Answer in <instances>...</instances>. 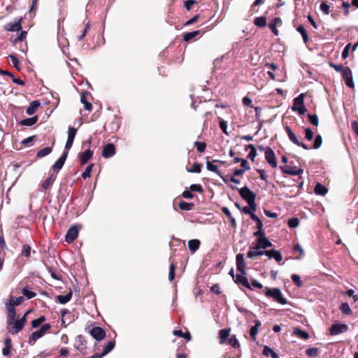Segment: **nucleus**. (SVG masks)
I'll return each instance as SVG.
<instances>
[{"instance_id": "1", "label": "nucleus", "mask_w": 358, "mask_h": 358, "mask_svg": "<svg viewBox=\"0 0 358 358\" xmlns=\"http://www.w3.org/2000/svg\"><path fill=\"white\" fill-rule=\"evenodd\" d=\"M31 312V310H27L22 318L13 320L7 321L8 332L11 334H18L24 327L27 322V315Z\"/></svg>"}, {"instance_id": "2", "label": "nucleus", "mask_w": 358, "mask_h": 358, "mask_svg": "<svg viewBox=\"0 0 358 358\" xmlns=\"http://www.w3.org/2000/svg\"><path fill=\"white\" fill-rule=\"evenodd\" d=\"M240 196L248 203V206L253 211L257 210V204L255 203L256 194L250 189L248 187H243L239 189Z\"/></svg>"}, {"instance_id": "3", "label": "nucleus", "mask_w": 358, "mask_h": 358, "mask_svg": "<svg viewBox=\"0 0 358 358\" xmlns=\"http://www.w3.org/2000/svg\"><path fill=\"white\" fill-rule=\"evenodd\" d=\"M264 294L267 297L272 298L274 301L282 305L287 303V300L283 297L281 290L279 288L265 287Z\"/></svg>"}, {"instance_id": "4", "label": "nucleus", "mask_w": 358, "mask_h": 358, "mask_svg": "<svg viewBox=\"0 0 358 358\" xmlns=\"http://www.w3.org/2000/svg\"><path fill=\"white\" fill-rule=\"evenodd\" d=\"M337 72L341 73L343 80L349 88L355 87L352 71L349 67L337 65Z\"/></svg>"}, {"instance_id": "5", "label": "nucleus", "mask_w": 358, "mask_h": 358, "mask_svg": "<svg viewBox=\"0 0 358 358\" xmlns=\"http://www.w3.org/2000/svg\"><path fill=\"white\" fill-rule=\"evenodd\" d=\"M51 325L50 324H43L41 329L31 334L29 337L28 343L30 345H34L37 339L43 337L44 334L50 329Z\"/></svg>"}, {"instance_id": "6", "label": "nucleus", "mask_w": 358, "mask_h": 358, "mask_svg": "<svg viewBox=\"0 0 358 358\" xmlns=\"http://www.w3.org/2000/svg\"><path fill=\"white\" fill-rule=\"evenodd\" d=\"M294 111H298L299 115H304L306 108L304 106V94H301L294 99V104L292 107Z\"/></svg>"}, {"instance_id": "7", "label": "nucleus", "mask_w": 358, "mask_h": 358, "mask_svg": "<svg viewBox=\"0 0 358 358\" xmlns=\"http://www.w3.org/2000/svg\"><path fill=\"white\" fill-rule=\"evenodd\" d=\"M285 129L286 131V133H287V134L288 136L289 139L294 144H295V145H298L299 147H301V148H303L305 150L310 149V148L307 145H306L305 143L299 141V140L298 139L296 136L294 134V133L292 131V130L291 129V128L288 125H286L285 127Z\"/></svg>"}, {"instance_id": "8", "label": "nucleus", "mask_w": 358, "mask_h": 358, "mask_svg": "<svg viewBox=\"0 0 358 358\" xmlns=\"http://www.w3.org/2000/svg\"><path fill=\"white\" fill-rule=\"evenodd\" d=\"M90 334L93 338L97 341H101L106 336V331L100 327H94L90 330Z\"/></svg>"}, {"instance_id": "9", "label": "nucleus", "mask_w": 358, "mask_h": 358, "mask_svg": "<svg viewBox=\"0 0 358 358\" xmlns=\"http://www.w3.org/2000/svg\"><path fill=\"white\" fill-rule=\"evenodd\" d=\"M280 170L283 173L291 175V176H299L303 173V169L298 168L296 166H280Z\"/></svg>"}, {"instance_id": "10", "label": "nucleus", "mask_w": 358, "mask_h": 358, "mask_svg": "<svg viewBox=\"0 0 358 358\" xmlns=\"http://www.w3.org/2000/svg\"><path fill=\"white\" fill-rule=\"evenodd\" d=\"M68 156V151H64L62 156L56 161L54 165L52 167V171L50 173H56V176H57V173L63 167L65 161Z\"/></svg>"}, {"instance_id": "11", "label": "nucleus", "mask_w": 358, "mask_h": 358, "mask_svg": "<svg viewBox=\"0 0 358 358\" xmlns=\"http://www.w3.org/2000/svg\"><path fill=\"white\" fill-rule=\"evenodd\" d=\"M57 176L56 173H50L48 178H47L41 184V189L43 192H47L49 190L52 186L53 183L56 180Z\"/></svg>"}, {"instance_id": "12", "label": "nucleus", "mask_w": 358, "mask_h": 358, "mask_svg": "<svg viewBox=\"0 0 358 358\" xmlns=\"http://www.w3.org/2000/svg\"><path fill=\"white\" fill-rule=\"evenodd\" d=\"M264 154L266 162L271 167L275 168L277 166V160L273 150L270 147H266Z\"/></svg>"}, {"instance_id": "13", "label": "nucleus", "mask_w": 358, "mask_h": 358, "mask_svg": "<svg viewBox=\"0 0 358 358\" xmlns=\"http://www.w3.org/2000/svg\"><path fill=\"white\" fill-rule=\"evenodd\" d=\"M236 262L237 271L243 274H247L246 264L243 254L238 253L236 257Z\"/></svg>"}, {"instance_id": "14", "label": "nucleus", "mask_w": 358, "mask_h": 358, "mask_svg": "<svg viewBox=\"0 0 358 358\" xmlns=\"http://www.w3.org/2000/svg\"><path fill=\"white\" fill-rule=\"evenodd\" d=\"M78 235V229L76 226H71L67 231L65 236V241L71 243L73 242Z\"/></svg>"}, {"instance_id": "15", "label": "nucleus", "mask_w": 358, "mask_h": 358, "mask_svg": "<svg viewBox=\"0 0 358 358\" xmlns=\"http://www.w3.org/2000/svg\"><path fill=\"white\" fill-rule=\"evenodd\" d=\"M116 152L115 146L113 143H108L103 146L102 150V157L104 158H110L115 155Z\"/></svg>"}, {"instance_id": "16", "label": "nucleus", "mask_w": 358, "mask_h": 358, "mask_svg": "<svg viewBox=\"0 0 358 358\" xmlns=\"http://www.w3.org/2000/svg\"><path fill=\"white\" fill-rule=\"evenodd\" d=\"M87 341L85 337L82 335H78L76 338L75 347L82 353H85L87 349Z\"/></svg>"}, {"instance_id": "17", "label": "nucleus", "mask_w": 358, "mask_h": 358, "mask_svg": "<svg viewBox=\"0 0 358 358\" xmlns=\"http://www.w3.org/2000/svg\"><path fill=\"white\" fill-rule=\"evenodd\" d=\"M246 274H243L240 273L239 274L236 275V278H234V282L239 285H242L245 287L252 289L250 282H248V278L245 277Z\"/></svg>"}, {"instance_id": "18", "label": "nucleus", "mask_w": 358, "mask_h": 358, "mask_svg": "<svg viewBox=\"0 0 358 358\" xmlns=\"http://www.w3.org/2000/svg\"><path fill=\"white\" fill-rule=\"evenodd\" d=\"M282 21L280 17H274L269 23L268 27L275 36H278V30L277 26H281Z\"/></svg>"}, {"instance_id": "19", "label": "nucleus", "mask_w": 358, "mask_h": 358, "mask_svg": "<svg viewBox=\"0 0 358 358\" xmlns=\"http://www.w3.org/2000/svg\"><path fill=\"white\" fill-rule=\"evenodd\" d=\"M22 18L19 19L17 21H15L13 22H9L5 25V29L9 31H18L21 30Z\"/></svg>"}, {"instance_id": "20", "label": "nucleus", "mask_w": 358, "mask_h": 358, "mask_svg": "<svg viewBox=\"0 0 358 358\" xmlns=\"http://www.w3.org/2000/svg\"><path fill=\"white\" fill-rule=\"evenodd\" d=\"M265 255H266L269 259H275L278 262H280L282 259L281 253L274 249L265 250Z\"/></svg>"}, {"instance_id": "21", "label": "nucleus", "mask_w": 358, "mask_h": 358, "mask_svg": "<svg viewBox=\"0 0 358 358\" xmlns=\"http://www.w3.org/2000/svg\"><path fill=\"white\" fill-rule=\"evenodd\" d=\"M209 159H210L209 157H206V160H207V162H206V169L208 171L214 172L216 174H217L218 176H220L223 179V180L226 182L227 180L221 176L220 171L218 169L217 166L216 165L213 164L212 162H210L209 161Z\"/></svg>"}, {"instance_id": "22", "label": "nucleus", "mask_w": 358, "mask_h": 358, "mask_svg": "<svg viewBox=\"0 0 358 358\" xmlns=\"http://www.w3.org/2000/svg\"><path fill=\"white\" fill-rule=\"evenodd\" d=\"M12 348V340L10 337H6L4 340V347L2 349L3 356H8Z\"/></svg>"}, {"instance_id": "23", "label": "nucleus", "mask_w": 358, "mask_h": 358, "mask_svg": "<svg viewBox=\"0 0 358 358\" xmlns=\"http://www.w3.org/2000/svg\"><path fill=\"white\" fill-rule=\"evenodd\" d=\"M230 335V329H223L219 331L220 343L221 344L225 343L228 341Z\"/></svg>"}, {"instance_id": "24", "label": "nucleus", "mask_w": 358, "mask_h": 358, "mask_svg": "<svg viewBox=\"0 0 358 358\" xmlns=\"http://www.w3.org/2000/svg\"><path fill=\"white\" fill-rule=\"evenodd\" d=\"M93 152L88 149L83 152L80 156V160L82 164H85L92 157Z\"/></svg>"}, {"instance_id": "25", "label": "nucleus", "mask_w": 358, "mask_h": 358, "mask_svg": "<svg viewBox=\"0 0 358 358\" xmlns=\"http://www.w3.org/2000/svg\"><path fill=\"white\" fill-rule=\"evenodd\" d=\"M27 31H21V32L17 35L16 36H12L10 39V42L15 45L17 43L23 41L25 40L27 37Z\"/></svg>"}, {"instance_id": "26", "label": "nucleus", "mask_w": 358, "mask_h": 358, "mask_svg": "<svg viewBox=\"0 0 358 358\" xmlns=\"http://www.w3.org/2000/svg\"><path fill=\"white\" fill-rule=\"evenodd\" d=\"M88 93L87 92H83L81 94L80 101L84 104V108L86 110L91 111L92 110V105L87 100V96Z\"/></svg>"}, {"instance_id": "27", "label": "nucleus", "mask_w": 358, "mask_h": 358, "mask_svg": "<svg viewBox=\"0 0 358 358\" xmlns=\"http://www.w3.org/2000/svg\"><path fill=\"white\" fill-rule=\"evenodd\" d=\"M71 297H72V292L70 289L69 293L66 294V295H58V296H57L56 299H57V301L59 303L65 304L71 299Z\"/></svg>"}, {"instance_id": "28", "label": "nucleus", "mask_w": 358, "mask_h": 358, "mask_svg": "<svg viewBox=\"0 0 358 358\" xmlns=\"http://www.w3.org/2000/svg\"><path fill=\"white\" fill-rule=\"evenodd\" d=\"M201 242L198 239H192L188 241V248L189 250L194 253L199 248Z\"/></svg>"}, {"instance_id": "29", "label": "nucleus", "mask_w": 358, "mask_h": 358, "mask_svg": "<svg viewBox=\"0 0 358 358\" xmlns=\"http://www.w3.org/2000/svg\"><path fill=\"white\" fill-rule=\"evenodd\" d=\"M39 106H40L39 101H34L29 104V107L27 108L26 112L28 115H31L36 113V111L37 110V109Z\"/></svg>"}, {"instance_id": "30", "label": "nucleus", "mask_w": 358, "mask_h": 358, "mask_svg": "<svg viewBox=\"0 0 358 358\" xmlns=\"http://www.w3.org/2000/svg\"><path fill=\"white\" fill-rule=\"evenodd\" d=\"M296 30H297L298 32H299L301 34V36L303 38V42L305 43V44L308 47V42H309V38H308V35L307 34V31H306L305 27L303 25H299L296 28Z\"/></svg>"}, {"instance_id": "31", "label": "nucleus", "mask_w": 358, "mask_h": 358, "mask_svg": "<svg viewBox=\"0 0 358 358\" xmlns=\"http://www.w3.org/2000/svg\"><path fill=\"white\" fill-rule=\"evenodd\" d=\"M293 334L298 338H300L303 340H307L309 338L308 333L299 328H295L293 331Z\"/></svg>"}, {"instance_id": "32", "label": "nucleus", "mask_w": 358, "mask_h": 358, "mask_svg": "<svg viewBox=\"0 0 358 358\" xmlns=\"http://www.w3.org/2000/svg\"><path fill=\"white\" fill-rule=\"evenodd\" d=\"M255 325L250 328V334L252 340H256V336L258 333V328L261 326V322L259 320L255 321Z\"/></svg>"}, {"instance_id": "33", "label": "nucleus", "mask_w": 358, "mask_h": 358, "mask_svg": "<svg viewBox=\"0 0 358 358\" xmlns=\"http://www.w3.org/2000/svg\"><path fill=\"white\" fill-rule=\"evenodd\" d=\"M201 33V30H196L194 31L187 32L183 35V40L185 41H189L197 36L200 35Z\"/></svg>"}, {"instance_id": "34", "label": "nucleus", "mask_w": 358, "mask_h": 358, "mask_svg": "<svg viewBox=\"0 0 358 358\" xmlns=\"http://www.w3.org/2000/svg\"><path fill=\"white\" fill-rule=\"evenodd\" d=\"M6 309L8 313L7 321L13 320L14 319H15L16 310L15 307L13 306L8 304L6 306Z\"/></svg>"}, {"instance_id": "35", "label": "nucleus", "mask_w": 358, "mask_h": 358, "mask_svg": "<svg viewBox=\"0 0 358 358\" xmlns=\"http://www.w3.org/2000/svg\"><path fill=\"white\" fill-rule=\"evenodd\" d=\"M247 149L250 150L249 154L247 156L248 159H249L252 161H254L255 158L257 156V150H256L255 146L252 144H249V145H246V147H245V150H247Z\"/></svg>"}, {"instance_id": "36", "label": "nucleus", "mask_w": 358, "mask_h": 358, "mask_svg": "<svg viewBox=\"0 0 358 358\" xmlns=\"http://www.w3.org/2000/svg\"><path fill=\"white\" fill-rule=\"evenodd\" d=\"M38 121V117L34 116L29 118H26L20 121V124L24 126H32L35 124Z\"/></svg>"}, {"instance_id": "37", "label": "nucleus", "mask_w": 358, "mask_h": 358, "mask_svg": "<svg viewBox=\"0 0 358 358\" xmlns=\"http://www.w3.org/2000/svg\"><path fill=\"white\" fill-rule=\"evenodd\" d=\"M314 191L316 194L324 196L327 192V188L320 183H317Z\"/></svg>"}, {"instance_id": "38", "label": "nucleus", "mask_w": 358, "mask_h": 358, "mask_svg": "<svg viewBox=\"0 0 358 358\" xmlns=\"http://www.w3.org/2000/svg\"><path fill=\"white\" fill-rule=\"evenodd\" d=\"M194 206V204L193 203H188L184 201H181L178 203V208L182 210H191Z\"/></svg>"}, {"instance_id": "39", "label": "nucleus", "mask_w": 358, "mask_h": 358, "mask_svg": "<svg viewBox=\"0 0 358 358\" xmlns=\"http://www.w3.org/2000/svg\"><path fill=\"white\" fill-rule=\"evenodd\" d=\"M31 248L28 244H24L22 247L20 255L26 258H29L31 256Z\"/></svg>"}, {"instance_id": "40", "label": "nucleus", "mask_w": 358, "mask_h": 358, "mask_svg": "<svg viewBox=\"0 0 358 358\" xmlns=\"http://www.w3.org/2000/svg\"><path fill=\"white\" fill-rule=\"evenodd\" d=\"M254 24L258 27H264L266 25V17L264 16L257 17L254 20Z\"/></svg>"}, {"instance_id": "41", "label": "nucleus", "mask_w": 358, "mask_h": 358, "mask_svg": "<svg viewBox=\"0 0 358 358\" xmlns=\"http://www.w3.org/2000/svg\"><path fill=\"white\" fill-rule=\"evenodd\" d=\"M263 355L266 357L271 355L272 358H279L278 354L266 345L264 347Z\"/></svg>"}, {"instance_id": "42", "label": "nucleus", "mask_w": 358, "mask_h": 358, "mask_svg": "<svg viewBox=\"0 0 358 358\" xmlns=\"http://www.w3.org/2000/svg\"><path fill=\"white\" fill-rule=\"evenodd\" d=\"M115 341L114 340L108 341V343L103 347L102 352L103 355L105 356L109 353L115 348Z\"/></svg>"}, {"instance_id": "43", "label": "nucleus", "mask_w": 358, "mask_h": 358, "mask_svg": "<svg viewBox=\"0 0 358 358\" xmlns=\"http://www.w3.org/2000/svg\"><path fill=\"white\" fill-rule=\"evenodd\" d=\"M173 334L178 337L184 338L187 341L191 340V335L189 331L183 333L182 330H174Z\"/></svg>"}, {"instance_id": "44", "label": "nucleus", "mask_w": 358, "mask_h": 358, "mask_svg": "<svg viewBox=\"0 0 358 358\" xmlns=\"http://www.w3.org/2000/svg\"><path fill=\"white\" fill-rule=\"evenodd\" d=\"M52 152V148L46 147L45 148H43L40 150H38L36 153V157L38 158L43 157L49 154H50Z\"/></svg>"}, {"instance_id": "45", "label": "nucleus", "mask_w": 358, "mask_h": 358, "mask_svg": "<svg viewBox=\"0 0 358 358\" xmlns=\"http://www.w3.org/2000/svg\"><path fill=\"white\" fill-rule=\"evenodd\" d=\"M259 241V246L262 248V249H266L267 248H271L273 245L272 243L267 239L266 237L258 238Z\"/></svg>"}, {"instance_id": "46", "label": "nucleus", "mask_w": 358, "mask_h": 358, "mask_svg": "<svg viewBox=\"0 0 358 358\" xmlns=\"http://www.w3.org/2000/svg\"><path fill=\"white\" fill-rule=\"evenodd\" d=\"M176 268V263L172 261L169 266V279L170 281H173L175 278V270Z\"/></svg>"}, {"instance_id": "47", "label": "nucleus", "mask_w": 358, "mask_h": 358, "mask_svg": "<svg viewBox=\"0 0 358 358\" xmlns=\"http://www.w3.org/2000/svg\"><path fill=\"white\" fill-rule=\"evenodd\" d=\"M187 171L189 173H199L201 171V164L198 162H195L190 168L187 169Z\"/></svg>"}, {"instance_id": "48", "label": "nucleus", "mask_w": 358, "mask_h": 358, "mask_svg": "<svg viewBox=\"0 0 358 358\" xmlns=\"http://www.w3.org/2000/svg\"><path fill=\"white\" fill-rule=\"evenodd\" d=\"M340 310L343 314L347 315H350L352 313L351 308L347 303H342L340 306Z\"/></svg>"}, {"instance_id": "49", "label": "nucleus", "mask_w": 358, "mask_h": 358, "mask_svg": "<svg viewBox=\"0 0 358 358\" xmlns=\"http://www.w3.org/2000/svg\"><path fill=\"white\" fill-rule=\"evenodd\" d=\"M22 293L25 297H27V299H32L36 296L35 292L29 290L28 287H27L22 289Z\"/></svg>"}, {"instance_id": "50", "label": "nucleus", "mask_w": 358, "mask_h": 358, "mask_svg": "<svg viewBox=\"0 0 358 358\" xmlns=\"http://www.w3.org/2000/svg\"><path fill=\"white\" fill-rule=\"evenodd\" d=\"M308 118L311 124H313V126H315V127L318 126L319 120H318V117L316 114L308 113Z\"/></svg>"}, {"instance_id": "51", "label": "nucleus", "mask_w": 358, "mask_h": 358, "mask_svg": "<svg viewBox=\"0 0 358 358\" xmlns=\"http://www.w3.org/2000/svg\"><path fill=\"white\" fill-rule=\"evenodd\" d=\"M45 320H46L45 317L44 315H42V316L39 317L38 319L32 320L31 326L33 328H37Z\"/></svg>"}, {"instance_id": "52", "label": "nucleus", "mask_w": 358, "mask_h": 358, "mask_svg": "<svg viewBox=\"0 0 358 358\" xmlns=\"http://www.w3.org/2000/svg\"><path fill=\"white\" fill-rule=\"evenodd\" d=\"M227 343L234 348H240V343L235 335L232 336L229 339H228Z\"/></svg>"}, {"instance_id": "53", "label": "nucleus", "mask_w": 358, "mask_h": 358, "mask_svg": "<svg viewBox=\"0 0 358 358\" xmlns=\"http://www.w3.org/2000/svg\"><path fill=\"white\" fill-rule=\"evenodd\" d=\"M292 280L293 282L298 287H301L303 286V282L301 280V277L297 274H292L291 275Z\"/></svg>"}, {"instance_id": "54", "label": "nucleus", "mask_w": 358, "mask_h": 358, "mask_svg": "<svg viewBox=\"0 0 358 358\" xmlns=\"http://www.w3.org/2000/svg\"><path fill=\"white\" fill-rule=\"evenodd\" d=\"M319 349L316 348H308L306 350V354L310 357H315L318 355Z\"/></svg>"}, {"instance_id": "55", "label": "nucleus", "mask_w": 358, "mask_h": 358, "mask_svg": "<svg viewBox=\"0 0 358 358\" xmlns=\"http://www.w3.org/2000/svg\"><path fill=\"white\" fill-rule=\"evenodd\" d=\"M194 146L199 152H203L206 148V143L204 142L195 141Z\"/></svg>"}, {"instance_id": "56", "label": "nucleus", "mask_w": 358, "mask_h": 358, "mask_svg": "<svg viewBox=\"0 0 358 358\" xmlns=\"http://www.w3.org/2000/svg\"><path fill=\"white\" fill-rule=\"evenodd\" d=\"M8 58L13 64V66L16 69L20 70V62L17 57L15 55H10L8 56Z\"/></svg>"}, {"instance_id": "57", "label": "nucleus", "mask_w": 358, "mask_h": 358, "mask_svg": "<svg viewBox=\"0 0 358 358\" xmlns=\"http://www.w3.org/2000/svg\"><path fill=\"white\" fill-rule=\"evenodd\" d=\"M322 143V136L320 134L317 135L316 137L315 138V141H314V143L313 145V148L318 149L321 146Z\"/></svg>"}, {"instance_id": "58", "label": "nucleus", "mask_w": 358, "mask_h": 358, "mask_svg": "<svg viewBox=\"0 0 358 358\" xmlns=\"http://www.w3.org/2000/svg\"><path fill=\"white\" fill-rule=\"evenodd\" d=\"M24 301V296H19L15 299H13L10 302V305L15 306H17L20 305L23 301Z\"/></svg>"}, {"instance_id": "59", "label": "nucleus", "mask_w": 358, "mask_h": 358, "mask_svg": "<svg viewBox=\"0 0 358 358\" xmlns=\"http://www.w3.org/2000/svg\"><path fill=\"white\" fill-rule=\"evenodd\" d=\"M76 133H77L76 128H75L73 127H69V131H68V138L67 139L74 141Z\"/></svg>"}, {"instance_id": "60", "label": "nucleus", "mask_w": 358, "mask_h": 358, "mask_svg": "<svg viewBox=\"0 0 358 358\" xmlns=\"http://www.w3.org/2000/svg\"><path fill=\"white\" fill-rule=\"evenodd\" d=\"M299 224V220L297 217H292L288 220V226L290 228H296Z\"/></svg>"}, {"instance_id": "61", "label": "nucleus", "mask_w": 358, "mask_h": 358, "mask_svg": "<svg viewBox=\"0 0 358 358\" xmlns=\"http://www.w3.org/2000/svg\"><path fill=\"white\" fill-rule=\"evenodd\" d=\"M189 189L191 192H197L199 193H203V189L201 185L199 184H193L189 187Z\"/></svg>"}, {"instance_id": "62", "label": "nucleus", "mask_w": 358, "mask_h": 358, "mask_svg": "<svg viewBox=\"0 0 358 358\" xmlns=\"http://www.w3.org/2000/svg\"><path fill=\"white\" fill-rule=\"evenodd\" d=\"M94 166L93 164H90L85 170V171L82 173V177L84 179L90 176V173L92 172V168Z\"/></svg>"}, {"instance_id": "63", "label": "nucleus", "mask_w": 358, "mask_h": 358, "mask_svg": "<svg viewBox=\"0 0 358 358\" xmlns=\"http://www.w3.org/2000/svg\"><path fill=\"white\" fill-rule=\"evenodd\" d=\"M320 10L324 13V14H329V8L330 6L327 3V1H322L320 4Z\"/></svg>"}, {"instance_id": "64", "label": "nucleus", "mask_w": 358, "mask_h": 358, "mask_svg": "<svg viewBox=\"0 0 358 358\" xmlns=\"http://www.w3.org/2000/svg\"><path fill=\"white\" fill-rule=\"evenodd\" d=\"M196 3H197V1L196 0H187L184 1V6L187 10H190L192 6Z\"/></svg>"}]
</instances>
